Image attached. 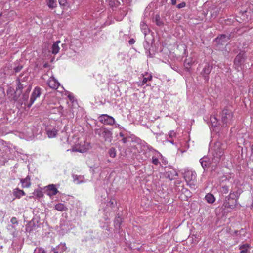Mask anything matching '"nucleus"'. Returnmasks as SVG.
Returning <instances> with one entry per match:
<instances>
[{
	"label": "nucleus",
	"instance_id": "30",
	"mask_svg": "<svg viewBox=\"0 0 253 253\" xmlns=\"http://www.w3.org/2000/svg\"><path fill=\"white\" fill-rule=\"evenodd\" d=\"M46 3L48 7L50 9H53L57 6L56 0H47Z\"/></svg>",
	"mask_w": 253,
	"mask_h": 253
},
{
	"label": "nucleus",
	"instance_id": "60",
	"mask_svg": "<svg viewBox=\"0 0 253 253\" xmlns=\"http://www.w3.org/2000/svg\"><path fill=\"white\" fill-rule=\"evenodd\" d=\"M122 141H123V143H126V138H124L122 139Z\"/></svg>",
	"mask_w": 253,
	"mask_h": 253
},
{
	"label": "nucleus",
	"instance_id": "32",
	"mask_svg": "<svg viewBox=\"0 0 253 253\" xmlns=\"http://www.w3.org/2000/svg\"><path fill=\"white\" fill-rule=\"evenodd\" d=\"M153 20L159 26H161L163 25V23L161 21V18L159 15H156L153 18Z\"/></svg>",
	"mask_w": 253,
	"mask_h": 253
},
{
	"label": "nucleus",
	"instance_id": "37",
	"mask_svg": "<svg viewBox=\"0 0 253 253\" xmlns=\"http://www.w3.org/2000/svg\"><path fill=\"white\" fill-rule=\"evenodd\" d=\"M194 62L191 58H186L184 61V65L186 68H188V66H190Z\"/></svg>",
	"mask_w": 253,
	"mask_h": 253
},
{
	"label": "nucleus",
	"instance_id": "26",
	"mask_svg": "<svg viewBox=\"0 0 253 253\" xmlns=\"http://www.w3.org/2000/svg\"><path fill=\"white\" fill-rule=\"evenodd\" d=\"M106 1L109 6L113 9L120 4V2L117 0H106Z\"/></svg>",
	"mask_w": 253,
	"mask_h": 253
},
{
	"label": "nucleus",
	"instance_id": "45",
	"mask_svg": "<svg viewBox=\"0 0 253 253\" xmlns=\"http://www.w3.org/2000/svg\"><path fill=\"white\" fill-rule=\"evenodd\" d=\"M10 222L12 223V224H13V225L12 226V227L13 228H14V225L18 224V221H17V218L15 217H12V218L10 220Z\"/></svg>",
	"mask_w": 253,
	"mask_h": 253
},
{
	"label": "nucleus",
	"instance_id": "10",
	"mask_svg": "<svg viewBox=\"0 0 253 253\" xmlns=\"http://www.w3.org/2000/svg\"><path fill=\"white\" fill-rule=\"evenodd\" d=\"M67 249L65 243H61L55 247L52 248L53 253H63Z\"/></svg>",
	"mask_w": 253,
	"mask_h": 253
},
{
	"label": "nucleus",
	"instance_id": "53",
	"mask_svg": "<svg viewBox=\"0 0 253 253\" xmlns=\"http://www.w3.org/2000/svg\"><path fill=\"white\" fill-rule=\"evenodd\" d=\"M186 5V4L185 2H181L179 4H178L177 5V7L179 9L180 8H183Z\"/></svg>",
	"mask_w": 253,
	"mask_h": 253
},
{
	"label": "nucleus",
	"instance_id": "16",
	"mask_svg": "<svg viewBox=\"0 0 253 253\" xmlns=\"http://www.w3.org/2000/svg\"><path fill=\"white\" fill-rule=\"evenodd\" d=\"M61 42L60 41L58 40L53 43L51 47V52L53 54H57L60 49L59 44Z\"/></svg>",
	"mask_w": 253,
	"mask_h": 253
},
{
	"label": "nucleus",
	"instance_id": "11",
	"mask_svg": "<svg viewBox=\"0 0 253 253\" xmlns=\"http://www.w3.org/2000/svg\"><path fill=\"white\" fill-rule=\"evenodd\" d=\"M48 86L53 89H57L60 88V84L53 77H51L47 83Z\"/></svg>",
	"mask_w": 253,
	"mask_h": 253
},
{
	"label": "nucleus",
	"instance_id": "31",
	"mask_svg": "<svg viewBox=\"0 0 253 253\" xmlns=\"http://www.w3.org/2000/svg\"><path fill=\"white\" fill-rule=\"evenodd\" d=\"M8 19L5 16V15L2 13H0V27L4 24L5 22L8 21Z\"/></svg>",
	"mask_w": 253,
	"mask_h": 253
},
{
	"label": "nucleus",
	"instance_id": "17",
	"mask_svg": "<svg viewBox=\"0 0 253 253\" xmlns=\"http://www.w3.org/2000/svg\"><path fill=\"white\" fill-rule=\"evenodd\" d=\"M251 249V246L249 244H244L239 246V253H248Z\"/></svg>",
	"mask_w": 253,
	"mask_h": 253
},
{
	"label": "nucleus",
	"instance_id": "33",
	"mask_svg": "<svg viewBox=\"0 0 253 253\" xmlns=\"http://www.w3.org/2000/svg\"><path fill=\"white\" fill-rule=\"evenodd\" d=\"M34 223L29 222L26 225L25 232L26 233H31L34 229L35 226Z\"/></svg>",
	"mask_w": 253,
	"mask_h": 253
},
{
	"label": "nucleus",
	"instance_id": "46",
	"mask_svg": "<svg viewBox=\"0 0 253 253\" xmlns=\"http://www.w3.org/2000/svg\"><path fill=\"white\" fill-rule=\"evenodd\" d=\"M8 4V3L6 2H4L3 1H2L0 2V7H1L2 9H4V8H5L4 10H6L7 6L6 5Z\"/></svg>",
	"mask_w": 253,
	"mask_h": 253
},
{
	"label": "nucleus",
	"instance_id": "14",
	"mask_svg": "<svg viewBox=\"0 0 253 253\" xmlns=\"http://www.w3.org/2000/svg\"><path fill=\"white\" fill-rule=\"evenodd\" d=\"M177 176V172L173 169H170V170L166 172L165 176L170 180H172L175 176Z\"/></svg>",
	"mask_w": 253,
	"mask_h": 253
},
{
	"label": "nucleus",
	"instance_id": "28",
	"mask_svg": "<svg viewBox=\"0 0 253 253\" xmlns=\"http://www.w3.org/2000/svg\"><path fill=\"white\" fill-rule=\"evenodd\" d=\"M240 194V190L231 191L230 194L228 196H229V198L232 197V198H234L237 200Z\"/></svg>",
	"mask_w": 253,
	"mask_h": 253
},
{
	"label": "nucleus",
	"instance_id": "15",
	"mask_svg": "<svg viewBox=\"0 0 253 253\" xmlns=\"http://www.w3.org/2000/svg\"><path fill=\"white\" fill-rule=\"evenodd\" d=\"M161 154L158 152L155 151V155L153 156L152 158V163L155 165H158L160 164V163L159 161V158L160 157H162Z\"/></svg>",
	"mask_w": 253,
	"mask_h": 253
},
{
	"label": "nucleus",
	"instance_id": "56",
	"mask_svg": "<svg viewBox=\"0 0 253 253\" xmlns=\"http://www.w3.org/2000/svg\"><path fill=\"white\" fill-rule=\"evenodd\" d=\"M128 42L130 44H133L135 42V40L133 39H131Z\"/></svg>",
	"mask_w": 253,
	"mask_h": 253
},
{
	"label": "nucleus",
	"instance_id": "21",
	"mask_svg": "<svg viewBox=\"0 0 253 253\" xmlns=\"http://www.w3.org/2000/svg\"><path fill=\"white\" fill-rule=\"evenodd\" d=\"M13 195L16 198H20L22 196H24L25 193L23 190L18 188H15L13 190Z\"/></svg>",
	"mask_w": 253,
	"mask_h": 253
},
{
	"label": "nucleus",
	"instance_id": "59",
	"mask_svg": "<svg viewBox=\"0 0 253 253\" xmlns=\"http://www.w3.org/2000/svg\"><path fill=\"white\" fill-rule=\"evenodd\" d=\"M168 141L170 142V143H171L172 144H174L173 140L172 139H171L170 140H168Z\"/></svg>",
	"mask_w": 253,
	"mask_h": 253
},
{
	"label": "nucleus",
	"instance_id": "29",
	"mask_svg": "<svg viewBox=\"0 0 253 253\" xmlns=\"http://www.w3.org/2000/svg\"><path fill=\"white\" fill-rule=\"evenodd\" d=\"M140 27L142 32L143 33L145 36H146L147 33L149 32V29L147 25L145 23L143 22H141L140 24Z\"/></svg>",
	"mask_w": 253,
	"mask_h": 253
},
{
	"label": "nucleus",
	"instance_id": "25",
	"mask_svg": "<svg viewBox=\"0 0 253 253\" xmlns=\"http://www.w3.org/2000/svg\"><path fill=\"white\" fill-rule=\"evenodd\" d=\"M54 208L59 211H63L67 210L66 206L62 203H58L55 205Z\"/></svg>",
	"mask_w": 253,
	"mask_h": 253
},
{
	"label": "nucleus",
	"instance_id": "35",
	"mask_svg": "<svg viewBox=\"0 0 253 253\" xmlns=\"http://www.w3.org/2000/svg\"><path fill=\"white\" fill-rule=\"evenodd\" d=\"M234 233L237 236H239L240 238L243 239V237H245V234L246 233V230L244 229H242L239 231L236 230Z\"/></svg>",
	"mask_w": 253,
	"mask_h": 253
},
{
	"label": "nucleus",
	"instance_id": "41",
	"mask_svg": "<svg viewBox=\"0 0 253 253\" xmlns=\"http://www.w3.org/2000/svg\"><path fill=\"white\" fill-rule=\"evenodd\" d=\"M152 77L151 75H149L147 77H144L142 80V85H144L146 84L148 81H151L152 80Z\"/></svg>",
	"mask_w": 253,
	"mask_h": 253
},
{
	"label": "nucleus",
	"instance_id": "55",
	"mask_svg": "<svg viewBox=\"0 0 253 253\" xmlns=\"http://www.w3.org/2000/svg\"><path fill=\"white\" fill-rule=\"evenodd\" d=\"M29 130L30 131V132L29 133V134L28 135V138L29 139L33 138L34 136V133H33L31 129H29Z\"/></svg>",
	"mask_w": 253,
	"mask_h": 253
},
{
	"label": "nucleus",
	"instance_id": "47",
	"mask_svg": "<svg viewBox=\"0 0 253 253\" xmlns=\"http://www.w3.org/2000/svg\"><path fill=\"white\" fill-rule=\"evenodd\" d=\"M58 2L62 6H65L67 3V0H58Z\"/></svg>",
	"mask_w": 253,
	"mask_h": 253
},
{
	"label": "nucleus",
	"instance_id": "57",
	"mask_svg": "<svg viewBox=\"0 0 253 253\" xmlns=\"http://www.w3.org/2000/svg\"><path fill=\"white\" fill-rule=\"evenodd\" d=\"M171 4L175 5L176 4V0H171Z\"/></svg>",
	"mask_w": 253,
	"mask_h": 253
},
{
	"label": "nucleus",
	"instance_id": "6",
	"mask_svg": "<svg viewBox=\"0 0 253 253\" xmlns=\"http://www.w3.org/2000/svg\"><path fill=\"white\" fill-rule=\"evenodd\" d=\"M98 119L101 123L106 125H113L115 122V119L113 117L107 114L101 115Z\"/></svg>",
	"mask_w": 253,
	"mask_h": 253
},
{
	"label": "nucleus",
	"instance_id": "1",
	"mask_svg": "<svg viewBox=\"0 0 253 253\" xmlns=\"http://www.w3.org/2000/svg\"><path fill=\"white\" fill-rule=\"evenodd\" d=\"M225 149V145L219 141H217L212 148V162L216 165L219 163L222 157L224 155V150Z\"/></svg>",
	"mask_w": 253,
	"mask_h": 253
},
{
	"label": "nucleus",
	"instance_id": "12",
	"mask_svg": "<svg viewBox=\"0 0 253 253\" xmlns=\"http://www.w3.org/2000/svg\"><path fill=\"white\" fill-rule=\"evenodd\" d=\"M59 191L54 184H50L47 186V194L50 197L54 196L57 194Z\"/></svg>",
	"mask_w": 253,
	"mask_h": 253
},
{
	"label": "nucleus",
	"instance_id": "8",
	"mask_svg": "<svg viewBox=\"0 0 253 253\" xmlns=\"http://www.w3.org/2000/svg\"><path fill=\"white\" fill-rule=\"evenodd\" d=\"M212 68L213 67L212 65L207 63L201 71V75L203 77L206 81H209V75L211 72Z\"/></svg>",
	"mask_w": 253,
	"mask_h": 253
},
{
	"label": "nucleus",
	"instance_id": "20",
	"mask_svg": "<svg viewBox=\"0 0 253 253\" xmlns=\"http://www.w3.org/2000/svg\"><path fill=\"white\" fill-rule=\"evenodd\" d=\"M200 162L201 166L204 169L209 167L211 164H213L212 161L210 162L209 161H208V158L207 157H203L200 160Z\"/></svg>",
	"mask_w": 253,
	"mask_h": 253
},
{
	"label": "nucleus",
	"instance_id": "64",
	"mask_svg": "<svg viewBox=\"0 0 253 253\" xmlns=\"http://www.w3.org/2000/svg\"><path fill=\"white\" fill-rule=\"evenodd\" d=\"M251 207H252V208L253 209V202H252V204L251 205Z\"/></svg>",
	"mask_w": 253,
	"mask_h": 253
},
{
	"label": "nucleus",
	"instance_id": "52",
	"mask_svg": "<svg viewBox=\"0 0 253 253\" xmlns=\"http://www.w3.org/2000/svg\"><path fill=\"white\" fill-rule=\"evenodd\" d=\"M126 13L125 12V11H123V12L121 14H122V16L121 17H117L116 18V19L117 21H121L122 20V19H123V18L124 17V16L125 15H126Z\"/></svg>",
	"mask_w": 253,
	"mask_h": 253
},
{
	"label": "nucleus",
	"instance_id": "3",
	"mask_svg": "<svg viewBox=\"0 0 253 253\" xmlns=\"http://www.w3.org/2000/svg\"><path fill=\"white\" fill-rule=\"evenodd\" d=\"M197 174L195 171L185 169L183 172V177L187 185L191 188H194L196 183Z\"/></svg>",
	"mask_w": 253,
	"mask_h": 253
},
{
	"label": "nucleus",
	"instance_id": "2",
	"mask_svg": "<svg viewBox=\"0 0 253 253\" xmlns=\"http://www.w3.org/2000/svg\"><path fill=\"white\" fill-rule=\"evenodd\" d=\"M220 117L223 126H227L232 123L234 116L230 107L226 106L223 108L220 113Z\"/></svg>",
	"mask_w": 253,
	"mask_h": 253
},
{
	"label": "nucleus",
	"instance_id": "18",
	"mask_svg": "<svg viewBox=\"0 0 253 253\" xmlns=\"http://www.w3.org/2000/svg\"><path fill=\"white\" fill-rule=\"evenodd\" d=\"M31 90V86H29L27 89L26 92L23 95L22 99L23 102H22V104H24L25 106L27 107V104H29V101L28 102V97H29V93Z\"/></svg>",
	"mask_w": 253,
	"mask_h": 253
},
{
	"label": "nucleus",
	"instance_id": "4",
	"mask_svg": "<svg viewBox=\"0 0 253 253\" xmlns=\"http://www.w3.org/2000/svg\"><path fill=\"white\" fill-rule=\"evenodd\" d=\"M94 133L96 135L102 137L105 141H110L112 138V132L108 129L105 127H101L94 130Z\"/></svg>",
	"mask_w": 253,
	"mask_h": 253
},
{
	"label": "nucleus",
	"instance_id": "43",
	"mask_svg": "<svg viewBox=\"0 0 253 253\" xmlns=\"http://www.w3.org/2000/svg\"><path fill=\"white\" fill-rule=\"evenodd\" d=\"M7 162V159L3 157V155L0 156V165H3Z\"/></svg>",
	"mask_w": 253,
	"mask_h": 253
},
{
	"label": "nucleus",
	"instance_id": "58",
	"mask_svg": "<svg viewBox=\"0 0 253 253\" xmlns=\"http://www.w3.org/2000/svg\"><path fill=\"white\" fill-rule=\"evenodd\" d=\"M68 97H69V98L70 99V100H72V99L73 98V97L72 96V95H68Z\"/></svg>",
	"mask_w": 253,
	"mask_h": 253
},
{
	"label": "nucleus",
	"instance_id": "63",
	"mask_svg": "<svg viewBox=\"0 0 253 253\" xmlns=\"http://www.w3.org/2000/svg\"><path fill=\"white\" fill-rule=\"evenodd\" d=\"M109 203H110V204H111V205H113L114 204V203H113V202H112V201H110V202H109Z\"/></svg>",
	"mask_w": 253,
	"mask_h": 253
},
{
	"label": "nucleus",
	"instance_id": "49",
	"mask_svg": "<svg viewBox=\"0 0 253 253\" xmlns=\"http://www.w3.org/2000/svg\"><path fill=\"white\" fill-rule=\"evenodd\" d=\"M23 66L22 65H19L14 68V71L15 73L19 72L22 69Z\"/></svg>",
	"mask_w": 253,
	"mask_h": 253
},
{
	"label": "nucleus",
	"instance_id": "40",
	"mask_svg": "<svg viewBox=\"0 0 253 253\" xmlns=\"http://www.w3.org/2000/svg\"><path fill=\"white\" fill-rule=\"evenodd\" d=\"M220 191L223 194H227L229 191V187L227 186H222Z\"/></svg>",
	"mask_w": 253,
	"mask_h": 253
},
{
	"label": "nucleus",
	"instance_id": "54",
	"mask_svg": "<svg viewBox=\"0 0 253 253\" xmlns=\"http://www.w3.org/2000/svg\"><path fill=\"white\" fill-rule=\"evenodd\" d=\"M72 151H73V152H81V153H83L84 152V151L83 150L81 149H77L76 148H73L72 149Z\"/></svg>",
	"mask_w": 253,
	"mask_h": 253
},
{
	"label": "nucleus",
	"instance_id": "24",
	"mask_svg": "<svg viewBox=\"0 0 253 253\" xmlns=\"http://www.w3.org/2000/svg\"><path fill=\"white\" fill-rule=\"evenodd\" d=\"M210 123H211V126L212 127H214L217 126L219 124V120L217 119L216 117H215V116H211Z\"/></svg>",
	"mask_w": 253,
	"mask_h": 253
},
{
	"label": "nucleus",
	"instance_id": "36",
	"mask_svg": "<svg viewBox=\"0 0 253 253\" xmlns=\"http://www.w3.org/2000/svg\"><path fill=\"white\" fill-rule=\"evenodd\" d=\"M74 181L75 183L79 184L83 182V177L81 176L74 175Z\"/></svg>",
	"mask_w": 253,
	"mask_h": 253
},
{
	"label": "nucleus",
	"instance_id": "19",
	"mask_svg": "<svg viewBox=\"0 0 253 253\" xmlns=\"http://www.w3.org/2000/svg\"><path fill=\"white\" fill-rule=\"evenodd\" d=\"M57 132L58 130L54 128L48 129L46 130L47 135L49 138L55 137L57 134Z\"/></svg>",
	"mask_w": 253,
	"mask_h": 253
},
{
	"label": "nucleus",
	"instance_id": "48",
	"mask_svg": "<svg viewBox=\"0 0 253 253\" xmlns=\"http://www.w3.org/2000/svg\"><path fill=\"white\" fill-rule=\"evenodd\" d=\"M24 87V84H22L21 83L18 82L17 84V86L16 87V91H18V90H21Z\"/></svg>",
	"mask_w": 253,
	"mask_h": 253
},
{
	"label": "nucleus",
	"instance_id": "51",
	"mask_svg": "<svg viewBox=\"0 0 253 253\" xmlns=\"http://www.w3.org/2000/svg\"><path fill=\"white\" fill-rule=\"evenodd\" d=\"M47 253L45 250L43 248H38V253Z\"/></svg>",
	"mask_w": 253,
	"mask_h": 253
},
{
	"label": "nucleus",
	"instance_id": "62",
	"mask_svg": "<svg viewBox=\"0 0 253 253\" xmlns=\"http://www.w3.org/2000/svg\"><path fill=\"white\" fill-rule=\"evenodd\" d=\"M61 89L59 90L58 91H60V92H62V90L63 89V87L62 86L61 87Z\"/></svg>",
	"mask_w": 253,
	"mask_h": 253
},
{
	"label": "nucleus",
	"instance_id": "50",
	"mask_svg": "<svg viewBox=\"0 0 253 253\" xmlns=\"http://www.w3.org/2000/svg\"><path fill=\"white\" fill-rule=\"evenodd\" d=\"M12 235L14 238H19L20 236L19 232L17 230H15L14 231H13V233H12Z\"/></svg>",
	"mask_w": 253,
	"mask_h": 253
},
{
	"label": "nucleus",
	"instance_id": "27",
	"mask_svg": "<svg viewBox=\"0 0 253 253\" xmlns=\"http://www.w3.org/2000/svg\"><path fill=\"white\" fill-rule=\"evenodd\" d=\"M205 200L208 203L212 204L214 202L215 198L213 194L211 193H208L205 196Z\"/></svg>",
	"mask_w": 253,
	"mask_h": 253
},
{
	"label": "nucleus",
	"instance_id": "34",
	"mask_svg": "<svg viewBox=\"0 0 253 253\" xmlns=\"http://www.w3.org/2000/svg\"><path fill=\"white\" fill-rule=\"evenodd\" d=\"M234 233L237 236H239L240 238L243 239V237H245V234L246 233V230L244 229H242L239 231L236 230Z\"/></svg>",
	"mask_w": 253,
	"mask_h": 253
},
{
	"label": "nucleus",
	"instance_id": "9",
	"mask_svg": "<svg viewBox=\"0 0 253 253\" xmlns=\"http://www.w3.org/2000/svg\"><path fill=\"white\" fill-rule=\"evenodd\" d=\"M41 89L39 87H36L34 88V89L32 93V95H31L30 101H29V104H27L28 108H30L31 106V105L34 103V102H35L36 98L37 97H39L41 95Z\"/></svg>",
	"mask_w": 253,
	"mask_h": 253
},
{
	"label": "nucleus",
	"instance_id": "13",
	"mask_svg": "<svg viewBox=\"0 0 253 253\" xmlns=\"http://www.w3.org/2000/svg\"><path fill=\"white\" fill-rule=\"evenodd\" d=\"M229 39V38L228 36L226 35H221L215 39V42L218 44L224 45Z\"/></svg>",
	"mask_w": 253,
	"mask_h": 253
},
{
	"label": "nucleus",
	"instance_id": "42",
	"mask_svg": "<svg viewBox=\"0 0 253 253\" xmlns=\"http://www.w3.org/2000/svg\"><path fill=\"white\" fill-rule=\"evenodd\" d=\"M168 136L169 138L172 139L173 138L176 137V133L173 130H171L169 131L168 133Z\"/></svg>",
	"mask_w": 253,
	"mask_h": 253
},
{
	"label": "nucleus",
	"instance_id": "38",
	"mask_svg": "<svg viewBox=\"0 0 253 253\" xmlns=\"http://www.w3.org/2000/svg\"><path fill=\"white\" fill-rule=\"evenodd\" d=\"M108 154L110 157L115 158L116 156V151L115 149L113 147L110 148L108 151Z\"/></svg>",
	"mask_w": 253,
	"mask_h": 253
},
{
	"label": "nucleus",
	"instance_id": "22",
	"mask_svg": "<svg viewBox=\"0 0 253 253\" xmlns=\"http://www.w3.org/2000/svg\"><path fill=\"white\" fill-rule=\"evenodd\" d=\"M114 223L115 228L116 230H119L120 228V225L122 223V218L119 215V214H118L116 216Z\"/></svg>",
	"mask_w": 253,
	"mask_h": 253
},
{
	"label": "nucleus",
	"instance_id": "5",
	"mask_svg": "<svg viewBox=\"0 0 253 253\" xmlns=\"http://www.w3.org/2000/svg\"><path fill=\"white\" fill-rule=\"evenodd\" d=\"M246 59L245 52H240L235 57L234 61V65L235 68L239 71L242 69Z\"/></svg>",
	"mask_w": 253,
	"mask_h": 253
},
{
	"label": "nucleus",
	"instance_id": "39",
	"mask_svg": "<svg viewBox=\"0 0 253 253\" xmlns=\"http://www.w3.org/2000/svg\"><path fill=\"white\" fill-rule=\"evenodd\" d=\"M181 192L186 195L187 197L190 196V192L187 188H185L182 186V189L181 190Z\"/></svg>",
	"mask_w": 253,
	"mask_h": 253
},
{
	"label": "nucleus",
	"instance_id": "44",
	"mask_svg": "<svg viewBox=\"0 0 253 253\" xmlns=\"http://www.w3.org/2000/svg\"><path fill=\"white\" fill-rule=\"evenodd\" d=\"M5 96L4 88L0 86V99L4 98Z\"/></svg>",
	"mask_w": 253,
	"mask_h": 253
},
{
	"label": "nucleus",
	"instance_id": "61",
	"mask_svg": "<svg viewBox=\"0 0 253 253\" xmlns=\"http://www.w3.org/2000/svg\"><path fill=\"white\" fill-rule=\"evenodd\" d=\"M251 151L252 154H253V144L251 146Z\"/></svg>",
	"mask_w": 253,
	"mask_h": 253
},
{
	"label": "nucleus",
	"instance_id": "7",
	"mask_svg": "<svg viewBox=\"0 0 253 253\" xmlns=\"http://www.w3.org/2000/svg\"><path fill=\"white\" fill-rule=\"evenodd\" d=\"M237 204V200L232 198V197L229 198V196H226L225 198L223 206L225 208L233 209L236 207Z\"/></svg>",
	"mask_w": 253,
	"mask_h": 253
},
{
	"label": "nucleus",
	"instance_id": "23",
	"mask_svg": "<svg viewBox=\"0 0 253 253\" xmlns=\"http://www.w3.org/2000/svg\"><path fill=\"white\" fill-rule=\"evenodd\" d=\"M20 182L22 184L23 188L29 187L31 185L30 179L28 176H27L24 179H20Z\"/></svg>",
	"mask_w": 253,
	"mask_h": 253
}]
</instances>
